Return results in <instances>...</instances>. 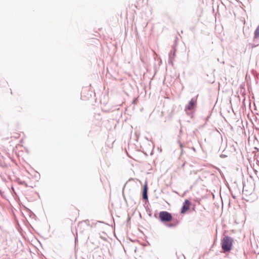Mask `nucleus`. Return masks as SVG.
I'll list each match as a JSON object with an SVG mask.
<instances>
[{"instance_id": "f257e3e1", "label": "nucleus", "mask_w": 259, "mask_h": 259, "mask_svg": "<svg viewBox=\"0 0 259 259\" xmlns=\"http://www.w3.org/2000/svg\"><path fill=\"white\" fill-rule=\"evenodd\" d=\"M221 244L222 249L225 252L229 251L232 247L233 239L229 236H225L222 240Z\"/></svg>"}, {"instance_id": "f03ea898", "label": "nucleus", "mask_w": 259, "mask_h": 259, "mask_svg": "<svg viewBox=\"0 0 259 259\" xmlns=\"http://www.w3.org/2000/svg\"><path fill=\"white\" fill-rule=\"evenodd\" d=\"M159 218L161 221L164 222H169L172 220L171 214L166 211H160L159 213Z\"/></svg>"}, {"instance_id": "7ed1b4c3", "label": "nucleus", "mask_w": 259, "mask_h": 259, "mask_svg": "<svg viewBox=\"0 0 259 259\" xmlns=\"http://www.w3.org/2000/svg\"><path fill=\"white\" fill-rule=\"evenodd\" d=\"M190 206L191 202L189 200L186 199L184 202L183 203L181 213H185L187 211H188L190 209Z\"/></svg>"}, {"instance_id": "20e7f679", "label": "nucleus", "mask_w": 259, "mask_h": 259, "mask_svg": "<svg viewBox=\"0 0 259 259\" xmlns=\"http://www.w3.org/2000/svg\"><path fill=\"white\" fill-rule=\"evenodd\" d=\"M196 100L193 99H191V100L190 101V102L189 103V105L187 107V109L189 110L192 109L194 107V106L196 104Z\"/></svg>"}, {"instance_id": "39448f33", "label": "nucleus", "mask_w": 259, "mask_h": 259, "mask_svg": "<svg viewBox=\"0 0 259 259\" xmlns=\"http://www.w3.org/2000/svg\"><path fill=\"white\" fill-rule=\"evenodd\" d=\"M147 185H145L144 187V189L143 191V198L144 199H148V195H147Z\"/></svg>"}, {"instance_id": "423d86ee", "label": "nucleus", "mask_w": 259, "mask_h": 259, "mask_svg": "<svg viewBox=\"0 0 259 259\" xmlns=\"http://www.w3.org/2000/svg\"><path fill=\"white\" fill-rule=\"evenodd\" d=\"M258 31H259L258 29H257L255 30V36L256 37H258V35H259V32H258Z\"/></svg>"}]
</instances>
